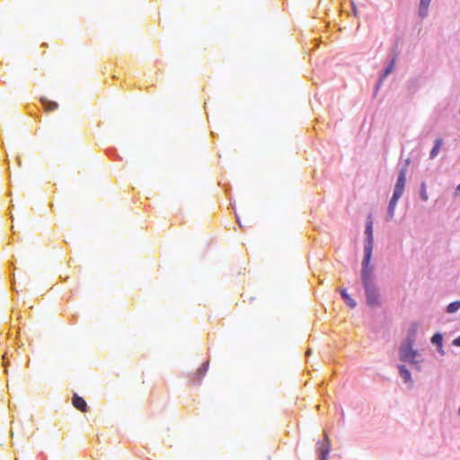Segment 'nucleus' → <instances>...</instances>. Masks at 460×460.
I'll return each mask as SVG.
<instances>
[{
    "label": "nucleus",
    "mask_w": 460,
    "mask_h": 460,
    "mask_svg": "<svg viewBox=\"0 0 460 460\" xmlns=\"http://www.w3.org/2000/svg\"><path fill=\"white\" fill-rule=\"evenodd\" d=\"M406 167H403L401 169L398 179L396 181V184L394 186V190L393 197L389 202L388 206V219H392L394 216V210L397 204V201L402 196L404 188H405V182H406Z\"/></svg>",
    "instance_id": "1"
},
{
    "label": "nucleus",
    "mask_w": 460,
    "mask_h": 460,
    "mask_svg": "<svg viewBox=\"0 0 460 460\" xmlns=\"http://www.w3.org/2000/svg\"><path fill=\"white\" fill-rule=\"evenodd\" d=\"M420 198L422 200L424 201H427L429 197H428V193H427V189H426V184L425 183H422L421 184V190H420Z\"/></svg>",
    "instance_id": "17"
},
{
    "label": "nucleus",
    "mask_w": 460,
    "mask_h": 460,
    "mask_svg": "<svg viewBox=\"0 0 460 460\" xmlns=\"http://www.w3.org/2000/svg\"><path fill=\"white\" fill-rule=\"evenodd\" d=\"M365 288L367 302L369 305L375 306L379 303L377 288L374 281L362 282Z\"/></svg>",
    "instance_id": "3"
},
{
    "label": "nucleus",
    "mask_w": 460,
    "mask_h": 460,
    "mask_svg": "<svg viewBox=\"0 0 460 460\" xmlns=\"http://www.w3.org/2000/svg\"><path fill=\"white\" fill-rule=\"evenodd\" d=\"M394 59H393L391 61V63L389 64V66L385 68V70L384 71V74L382 75V76L380 78V81H383L394 70Z\"/></svg>",
    "instance_id": "14"
},
{
    "label": "nucleus",
    "mask_w": 460,
    "mask_h": 460,
    "mask_svg": "<svg viewBox=\"0 0 460 460\" xmlns=\"http://www.w3.org/2000/svg\"><path fill=\"white\" fill-rule=\"evenodd\" d=\"M309 354H311V349H308V350L306 351V356H308Z\"/></svg>",
    "instance_id": "20"
},
{
    "label": "nucleus",
    "mask_w": 460,
    "mask_h": 460,
    "mask_svg": "<svg viewBox=\"0 0 460 460\" xmlns=\"http://www.w3.org/2000/svg\"><path fill=\"white\" fill-rule=\"evenodd\" d=\"M46 111H53L58 109V105L57 102L49 101L46 98L40 99Z\"/></svg>",
    "instance_id": "8"
},
{
    "label": "nucleus",
    "mask_w": 460,
    "mask_h": 460,
    "mask_svg": "<svg viewBox=\"0 0 460 460\" xmlns=\"http://www.w3.org/2000/svg\"><path fill=\"white\" fill-rule=\"evenodd\" d=\"M331 451V440L328 436L324 435V439L322 442H318L317 452L323 458H327Z\"/></svg>",
    "instance_id": "5"
},
{
    "label": "nucleus",
    "mask_w": 460,
    "mask_h": 460,
    "mask_svg": "<svg viewBox=\"0 0 460 460\" xmlns=\"http://www.w3.org/2000/svg\"><path fill=\"white\" fill-rule=\"evenodd\" d=\"M353 11H354V13L357 14V10H356V7L353 5Z\"/></svg>",
    "instance_id": "19"
},
{
    "label": "nucleus",
    "mask_w": 460,
    "mask_h": 460,
    "mask_svg": "<svg viewBox=\"0 0 460 460\" xmlns=\"http://www.w3.org/2000/svg\"><path fill=\"white\" fill-rule=\"evenodd\" d=\"M399 374L404 382L408 383L411 380L410 371L404 366H399Z\"/></svg>",
    "instance_id": "11"
},
{
    "label": "nucleus",
    "mask_w": 460,
    "mask_h": 460,
    "mask_svg": "<svg viewBox=\"0 0 460 460\" xmlns=\"http://www.w3.org/2000/svg\"><path fill=\"white\" fill-rule=\"evenodd\" d=\"M442 143H443V140L441 138L436 139L434 146L431 149L430 154H429V156L431 159L435 158L438 155V153L440 151V147L442 146Z\"/></svg>",
    "instance_id": "10"
},
{
    "label": "nucleus",
    "mask_w": 460,
    "mask_h": 460,
    "mask_svg": "<svg viewBox=\"0 0 460 460\" xmlns=\"http://www.w3.org/2000/svg\"><path fill=\"white\" fill-rule=\"evenodd\" d=\"M453 344L456 346H460V337H457L454 340Z\"/></svg>",
    "instance_id": "18"
},
{
    "label": "nucleus",
    "mask_w": 460,
    "mask_h": 460,
    "mask_svg": "<svg viewBox=\"0 0 460 460\" xmlns=\"http://www.w3.org/2000/svg\"><path fill=\"white\" fill-rule=\"evenodd\" d=\"M73 406L82 412H86L88 411V406L84 398L80 397L77 394H74L72 400Z\"/></svg>",
    "instance_id": "7"
},
{
    "label": "nucleus",
    "mask_w": 460,
    "mask_h": 460,
    "mask_svg": "<svg viewBox=\"0 0 460 460\" xmlns=\"http://www.w3.org/2000/svg\"><path fill=\"white\" fill-rule=\"evenodd\" d=\"M460 308V301H455L447 305V312L449 314L458 311Z\"/></svg>",
    "instance_id": "13"
},
{
    "label": "nucleus",
    "mask_w": 460,
    "mask_h": 460,
    "mask_svg": "<svg viewBox=\"0 0 460 460\" xmlns=\"http://www.w3.org/2000/svg\"><path fill=\"white\" fill-rule=\"evenodd\" d=\"M365 233L367 234V243L365 244L364 249H370V251H373V244H374L373 222L370 218H368V220L367 221Z\"/></svg>",
    "instance_id": "6"
},
{
    "label": "nucleus",
    "mask_w": 460,
    "mask_h": 460,
    "mask_svg": "<svg viewBox=\"0 0 460 460\" xmlns=\"http://www.w3.org/2000/svg\"><path fill=\"white\" fill-rule=\"evenodd\" d=\"M372 252L370 249H364L362 261L361 279L362 282L374 281V267L371 265Z\"/></svg>",
    "instance_id": "2"
},
{
    "label": "nucleus",
    "mask_w": 460,
    "mask_h": 460,
    "mask_svg": "<svg viewBox=\"0 0 460 460\" xmlns=\"http://www.w3.org/2000/svg\"><path fill=\"white\" fill-rule=\"evenodd\" d=\"M400 358L402 361L414 362L417 351L412 349L410 342L404 343L400 348Z\"/></svg>",
    "instance_id": "4"
},
{
    "label": "nucleus",
    "mask_w": 460,
    "mask_h": 460,
    "mask_svg": "<svg viewBox=\"0 0 460 460\" xmlns=\"http://www.w3.org/2000/svg\"><path fill=\"white\" fill-rule=\"evenodd\" d=\"M431 341L434 344L441 346V344H442V335L439 334V333L434 334L433 337L431 338Z\"/></svg>",
    "instance_id": "16"
},
{
    "label": "nucleus",
    "mask_w": 460,
    "mask_h": 460,
    "mask_svg": "<svg viewBox=\"0 0 460 460\" xmlns=\"http://www.w3.org/2000/svg\"><path fill=\"white\" fill-rule=\"evenodd\" d=\"M321 459L320 460H327V458H323V456H320Z\"/></svg>",
    "instance_id": "22"
},
{
    "label": "nucleus",
    "mask_w": 460,
    "mask_h": 460,
    "mask_svg": "<svg viewBox=\"0 0 460 460\" xmlns=\"http://www.w3.org/2000/svg\"><path fill=\"white\" fill-rule=\"evenodd\" d=\"M430 2H431V0H420V1L419 13L421 17H425L427 15Z\"/></svg>",
    "instance_id": "9"
},
{
    "label": "nucleus",
    "mask_w": 460,
    "mask_h": 460,
    "mask_svg": "<svg viewBox=\"0 0 460 460\" xmlns=\"http://www.w3.org/2000/svg\"><path fill=\"white\" fill-rule=\"evenodd\" d=\"M456 190L460 191V184L457 186Z\"/></svg>",
    "instance_id": "21"
},
{
    "label": "nucleus",
    "mask_w": 460,
    "mask_h": 460,
    "mask_svg": "<svg viewBox=\"0 0 460 460\" xmlns=\"http://www.w3.org/2000/svg\"><path fill=\"white\" fill-rule=\"evenodd\" d=\"M208 362H206L202 365L201 367H199L197 371V375L199 376V379H201L205 373L207 372L208 370Z\"/></svg>",
    "instance_id": "15"
},
{
    "label": "nucleus",
    "mask_w": 460,
    "mask_h": 460,
    "mask_svg": "<svg viewBox=\"0 0 460 460\" xmlns=\"http://www.w3.org/2000/svg\"><path fill=\"white\" fill-rule=\"evenodd\" d=\"M341 294L342 298L345 300V302L348 304V305L350 308H354L357 305L356 301L352 299L347 293L346 289H341Z\"/></svg>",
    "instance_id": "12"
}]
</instances>
